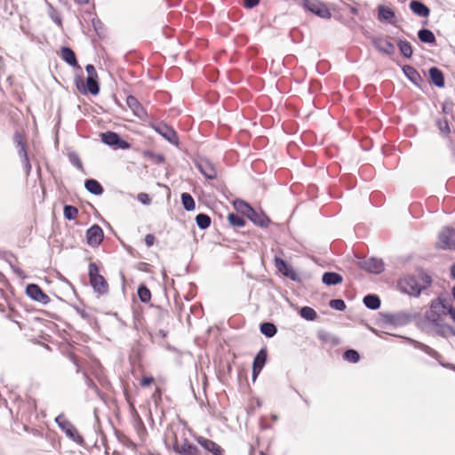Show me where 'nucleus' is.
<instances>
[{"instance_id": "f257e3e1", "label": "nucleus", "mask_w": 455, "mask_h": 455, "mask_svg": "<svg viewBox=\"0 0 455 455\" xmlns=\"http://www.w3.org/2000/svg\"><path fill=\"white\" fill-rule=\"evenodd\" d=\"M446 304L447 300L445 299L437 298L433 299L429 308L425 313L424 318L428 326L437 333L443 336H455V330L443 321V316L446 315Z\"/></svg>"}, {"instance_id": "f03ea898", "label": "nucleus", "mask_w": 455, "mask_h": 455, "mask_svg": "<svg viewBox=\"0 0 455 455\" xmlns=\"http://www.w3.org/2000/svg\"><path fill=\"white\" fill-rule=\"evenodd\" d=\"M430 283V276L425 273H419L417 275H408L402 278L399 282V288L403 293L418 297Z\"/></svg>"}, {"instance_id": "7ed1b4c3", "label": "nucleus", "mask_w": 455, "mask_h": 455, "mask_svg": "<svg viewBox=\"0 0 455 455\" xmlns=\"http://www.w3.org/2000/svg\"><path fill=\"white\" fill-rule=\"evenodd\" d=\"M300 4L307 11L322 19H330L331 13L326 4L320 0H299Z\"/></svg>"}, {"instance_id": "20e7f679", "label": "nucleus", "mask_w": 455, "mask_h": 455, "mask_svg": "<svg viewBox=\"0 0 455 455\" xmlns=\"http://www.w3.org/2000/svg\"><path fill=\"white\" fill-rule=\"evenodd\" d=\"M99 269L96 264L91 263L89 265L90 282L95 291L103 294L108 290V284L103 276L99 275Z\"/></svg>"}, {"instance_id": "39448f33", "label": "nucleus", "mask_w": 455, "mask_h": 455, "mask_svg": "<svg viewBox=\"0 0 455 455\" xmlns=\"http://www.w3.org/2000/svg\"><path fill=\"white\" fill-rule=\"evenodd\" d=\"M172 450L178 455H199L200 450L196 445L184 438L183 443L180 445L178 438L174 435V442L172 444Z\"/></svg>"}, {"instance_id": "423d86ee", "label": "nucleus", "mask_w": 455, "mask_h": 455, "mask_svg": "<svg viewBox=\"0 0 455 455\" xmlns=\"http://www.w3.org/2000/svg\"><path fill=\"white\" fill-rule=\"evenodd\" d=\"M55 421L61 430L65 432L68 437L77 443H81L83 442V438L79 435L76 428L63 415H59L55 419Z\"/></svg>"}, {"instance_id": "0eeeda50", "label": "nucleus", "mask_w": 455, "mask_h": 455, "mask_svg": "<svg viewBox=\"0 0 455 455\" xmlns=\"http://www.w3.org/2000/svg\"><path fill=\"white\" fill-rule=\"evenodd\" d=\"M436 245L440 249H455V229L444 228L438 235Z\"/></svg>"}, {"instance_id": "6e6552de", "label": "nucleus", "mask_w": 455, "mask_h": 455, "mask_svg": "<svg viewBox=\"0 0 455 455\" xmlns=\"http://www.w3.org/2000/svg\"><path fill=\"white\" fill-rule=\"evenodd\" d=\"M76 85L78 91L83 94L92 93L96 95L100 91L97 77H87L86 83L84 82L83 78L76 77Z\"/></svg>"}, {"instance_id": "1a4fd4ad", "label": "nucleus", "mask_w": 455, "mask_h": 455, "mask_svg": "<svg viewBox=\"0 0 455 455\" xmlns=\"http://www.w3.org/2000/svg\"><path fill=\"white\" fill-rule=\"evenodd\" d=\"M195 440L205 451L212 455H224V449L214 441L201 435L196 436Z\"/></svg>"}, {"instance_id": "9d476101", "label": "nucleus", "mask_w": 455, "mask_h": 455, "mask_svg": "<svg viewBox=\"0 0 455 455\" xmlns=\"http://www.w3.org/2000/svg\"><path fill=\"white\" fill-rule=\"evenodd\" d=\"M412 319V315L407 312H398L393 315H389L386 317L385 326L387 328L389 325L392 326H403L409 323Z\"/></svg>"}, {"instance_id": "9b49d317", "label": "nucleus", "mask_w": 455, "mask_h": 455, "mask_svg": "<svg viewBox=\"0 0 455 455\" xmlns=\"http://www.w3.org/2000/svg\"><path fill=\"white\" fill-rule=\"evenodd\" d=\"M27 295L32 299L47 304L50 301L49 297L36 284H28L26 288Z\"/></svg>"}, {"instance_id": "f8f14e48", "label": "nucleus", "mask_w": 455, "mask_h": 455, "mask_svg": "<svg viewBox=\"0 0 455 455\" xmlns=\"http://www.w3.org/2000/svg\"><path fill=\"white\" fill-rule=\"evenodd\" d=\"M103 236V231L98 225L91 227L86 232L87 243L93 247L101 243Z\"/></svg>"}, {"instance_id": "ddd939ff", "label": "nucleus", "mask_w": 455, "mask_h": 455, "mask_svg": "<svg viewBox=\"0 0 455 455\" xmlns=\"http://www.w3.org/2000/svg\"><path fill=\"white\" fill-rule=\"evenodd\" d=\"M372 43L376 49L384 54L391 55L395 52V45L387 38L377 37Z\"/></svg>"}, {"instance_id": "4468645a", "label": "nucleus", "mask_w": 455, "mask_h": 455, "mask_svg": "<svg viewBox=\"0 0 455 455\" xmlns=\"http://www.w3.org/2000/svg\"><path fill=\"white\" fill-rule=\"evenodd\" d=\"M126 104L129 107V108L132 111L135 116L142 120L145 119V117L147 116L146 111L133 96L127 97Z\"/></svg>"}, {"instance_id": "2eb2a0df", "label": "nucleus", "mask_w": 455, "mask_h": 455, "mask_svg": "<svg viewBox=\"0 0 455 455\" xmlns=\"http://www.w3.org/2000/svg\"><path fill=\"white\" fill-rule=\"evenodd\" d=\"M197 167L199 171L204 175L207 179L212 180L217 176L216 170L212 163L207 160H201L197 164Z\"/></svg>"}, {"instance_id": "dca6fc26", "label": "nucleus", "mask_w": 455, "mask_h": 455, "mask_svg": "<svg viewBox=\"0 0 455 455\" xmlns=\"http://www.w3.org/2000/svg\"><path fill=\"white\" fill-rule=\"evenodd\" d=\"M156 132L166 139L169 142L178 145V136L174 130L167 125H159L156 128Z\"/></svg>"}, {"instance_id": "f3484780", "label": "nucleus", "mask_w": 455, "mask_h": 455, "mask_svg": "<svg viewBox=\"0 0 455 455\" xmlns=\"http://www.w3.org/2000/svg\"><path fill=\"white\" fill-rule=\"evenodd\" d=\"M275 267L283 275H285L292 280H296V278H297L296 272L284 260L276 258L275 259Z\"/></svg>"}, {"instance_id": "a211bd4d", "label": "nucleus", "mask_w": 455, "mask_h": 455, "mask_svg": "<svg viewBox=\"0 0 455 455\" xmlns=\"http://www.w3.org/2000/svg\"><path fill=\"white\" fill-rule=\"evenodd\" d=\"M363 267L371 273H380L383 270V263L378 259H369L363 262Z\"/></svg>"}, {"instance_id": "6ab92c4d", "label": "nucleus", "mask_w": 455, "mask_h": 455, "mask_svg": "<svg viewBox=\"0 0 455 455\" xmlns=\"http://www.w3.org/2000/svg\"><path fill=\"white\" fill-rule=\"evenodd\" d=\"M410 8L419 17H427L430 13L429 8L419 1H411L410 3Z\"/></svg>"}, {"instance_id": "aec40b11", "label": "nucleus", "mask_w": 455, "mask_h": 455, "mask_svg": "<svg viewBox=\"0 0 455 455\" xmlns=\"http://www.w3.org/2000/svg\"><path fill=\"white\" fill-rule=\"evenodd\" d=\"M248 218L260 227H266L269 223L268 218L263 212H257L254 209H252V212H250Z\"/></svg>"}, {"instance_id": "412c9836", "label": "nucleus", "mask_w": 455, "mask_h": 455, "mask_svg": "<svg viewBox=\"0 0 455 455\" xmlns=\"http://www.w3.org/2000/svg\"><path fill=\"white\" fill-rule=\"evenodd\" d=\"M322 281L326 285H336L342 282V276L334 272L324 273Z\"/></svg>"}, {"instance_id": "4be33fe9", "label": "nucleus", "mask_w": 455, "mask_h": 455, "mask_svg": "<svg viewBox=\"0 0 455 455\" xmlns=\"http://www.w3.org/2000/svg\"><path fill=\"white\" fill-rule=\"evenodd\" d=\"M429 76L431 81L437 87H443L444 85V78L443 73L436 68H431L429 69Z\"/></svg>"}, {"instance_id": "5701e85b", "label": "nucleus", "mask_w": 455, "mask_h": 455, "mask_svg": "<svg viewBox=\"0 0 455 455\" xmlns=\"http://www.w3.org/2000/svg\"><path fill=\"white\" fill-rule=\"evenodd\" d=\"M61 57L69 65L74 66V67L77 65L75 52L70 48L62 47Z\"/></svg>"}, {"instance_id": "b1692460", "label": "nucleus", "mask_w": 455, "mask_h": 455, "mask_svg": "<svg viewBox=\"0 0 455 455\" xmlns=\"http://www.w3.org/2000/svg\"><path fill=\"white\" fill-rule=\"evenodd\" d=\"M404 75L415 84H418L419 82L421 80V77L418 71L411 67V66H404L403 68Z\"/></svg>"}, {"instance_id": "393cba45", "label": "nucleus", "mask_w": 455, "mask_h": 455, "mask_svg": "<svg viewBox=\"0 0 455 455\" xmlns=\"http://www.w3.org/2000/svg\"><path fill=\"white\" fill-rule=\"evenodd\" d=\"M85 188L94 195H100L102 193L100 184L95 180H87L85 181Z\"/></svg>"}, {"instance_id": "a878e982", "label": "nucleus", "mask_w": 455, "mask_h": 455, "mask_svg": "<svg viewBox=\"0 0 455 455\" xmlns=\"http://www.w3.org/2000/svg\"><path fill=\"white\" fill-rule=\"evenodd\" d=\"M418 36L423 43L434 44L435 42V35L428 29H420L418 33Z\"/></svg>"}, {"instance_id": "bb28decb", "label": "nucleus", "mask_w": 455, "mask_h": 455, "mask_svg": "<svg viewBox=\"0 0 455 455\" xmlns=\"http://www.w3.org/2000/svg\"><path fill=\"white\" fill-rule=\"evenodd\" d=\"M234 207L239 212L243 215L249 216L250 212H252V208L245 202L242 200H235L234 202Z\"/></svg>"}, {"instance_id": "cd10ccee", "label": "nucleus", "mask_w": 455, "mask_h": 455, "mask_svg": "<svg viewBox=\"0 0 455 455\" xmlns=\"http://www.w3.org/2000/svg\"><path fill=\"white\" fill-rule=\"evenodd\" d=\"M363 302L368 308L378 309L380 307V300L376 295H367L363 299Z\"/></svg>"}, {"instance_id": "c85d7f7f", "label": "nucleus", "mask_w": 455, "mask_h": 455, "mask_svg": "<svg viewBox=\"0 0 455 455\" xmlns=\"http://www.w3.org/2000/svg\"><path fill=\"white\" fill-rule=\"evenodd\" d=\"M181 202L187 211H193L196 207L195 200L188 193L181 195Z\"/></svg>"}, {"instance_id": "c756f323", "label": "nucleus", "mask_w": 455, "mask_h": 455, "mask_svg": "<svg viewBox=\"0 0 455 455\" xmlns=\"http://www.w3.org/2000/svg\"><path fill=\"white\" fill-rule=\"evenodd\" d=\"M299 315L301 317L308 321H314L317 317L316 312L309 307H303L300 309Z\"/></svg>"}, {"instance_id": "7c9ffc66", "label": "nucleus", "mask_w": 455, "mask_h": 455, "mask_svg": "<svg viewBox=\"0 0 455 455\" xmlns=\"http://www.w3.org/2000/svg\"><path fill=\"white\" fill-rule=\"evenodd\" d=\"M266 358V352L261 350L254 358L253 370H261L265 365Z\"/></svg>"}, {"instance_id": "2f4dec72", "label": "nucleus", "mask_w": 455, "mask_h": 455, "mask_svg": "<svg viewBox=\"0 0 455 455\" xmlns=\"http://www.w3.org/2000/svg\"><path fill=\"white\" fill-rule=\"evenodd\" d=\"M260 331L267 337L270 338L276 333L277 330L273 323H264L260 325Z\"/></svg>"}, {"instance_id": "473e14b6", "label": "nucleus", "mask_w": 455, "mask_h": 455, "mask_svg": "<svg viewBox=\"0 0 455 455\" xmlns=\"http://www.w3.org/2000/svg\"><path fill=\"white\" fill-rule=\"evenodd\" d=\"M395 16L394 12L384 6H380L379 9V19L380 20H391Z\"/></svg>"}, {"instance_id": "72a5a7b5", "label": "nucleus", "mask_w": 455, "mask_h": 455, "mask_svg": "<svg viewBox=\"0 0 455 455\" xmlns=\"http://www.w3.org/2000/svg\"><path fill=\"white\" fill-rule=\"evenodd\" d=\"M196 221L197 226L202 228L205 229L207 228L211 224V219L208 215L200 213L196 216Z\"/></svg>"}, {"instance_id": "f704fd0d", "label": "nucleus", "mask_w": 455, "mask_h": 455, "mask_svg": "<svg viewBox=\"0 0 455 455\" xmlns=\"http://www.w3.org/2000/svg\"><path fill=\"white\" fill-rule=\"evenodd\" d=\"M398 47L401 52V53L406 57L410 58L412 54V48L410 43L406 41H399L398 42Z\"/></svg>"}, {"instance_id": "c9c22d12", "label": "nucleus", "mask_w": 455, "mask_h": 455, "mask_svg": "<svg viewBox=\"0 0 455 455\" xmlns=\"http://www.w3.org/2000/svg\"><path fill=\"white\" fill-rule=\"evenodd\" d=\"M343 358L347 362L356 363L359 361L360 355L357 351L354 349H348L344 353Z\"/></svg>"}, {"instance_id": "e433bc0d", "label": "nucleus", "mask_w": 455, "mask_h": 455, "mask_svg": "<svg viewBox=\"0 0 455 455\" xmlns=\"http://www.w3.org/2000/svg\"><path fill=\"white\" fill-rule=\"evenodd\" d=\"M78 210L71 205H66L64 207V217L67 220H72L77 217Z\"/></svg>"}, {"instance_id": "4c0bfd02", "label": "nucleus", "mask_w": 455, "mask_h": 455, "mask_svg": "<svg viewBox=\"0 0 455 455\" xmlns=\"http://www.w3.org/2000/svg\"><path fill=\"white\" fill-rule=\"evenodd\" d=\"M228 219L229 223L234 227L240 228V227H243L245 224V221L242 217H240L239 215L234 214V213L228 214Z\"/></svg>"}, {"instance_id": "58836bf2", "label": "nucleus", "mask_w": 455, "mask_h": 455, "mask_svg": "<svg viewBox=\"0 0 455 455\" xmlns=\"http://www.w3.org/2000/svg\"><path fill=\"white\" fill-rule=\"evenodd\" d=\"M138 295L141 301L148 302L151 298L149 290L144 286H141L138 290Z\"/></svg>"}, {"instance_id": "ea45409f", "label": "nucleus", "mask_w": 455, "mask_h": 455, "mask_svg": "<svg viewBox=\"0 0 455 455\" xmlns=\"http://www.w3.org/2000/svg\"><path fill=\"white\" fill-rule=\"evenodd\" d=\"M140 386L143 388L150 387L155 382L152 375H143L140 379Z\"/></svg>"}, {"instance_id": "a19ab883", "label": "nucleus", "mask_w": 455, "mask_h": 455, "mask_svg": "<svg viewBox=\"0 0 455 455\" xmlns=\"http://www.w3.org/2000/svg\"><path fill=\"white\" fill-rule=\"evenodd\" d=\"M151 399L154 401L156 407H158L162 402V389L159 387H156L155 392L151 395Z\"/></svg>"}, {"instance_id": "79ce46f5", "label": "nucleus", "mask_w": 455, "mask_h": 455, "mask_svg": "<svg viewBox=\"0 0 455 455\" xmlns=\"http://www.w3.org/2000/svg\"><path fill=\"white\" fill-rule=\"evenodd\" d=\"M330 307L333 309L342 311L346 308V304L342 299H331L330 301Z\"/></svg>"}, {"instance_id": "37998d69", "label": "nucleus", "mask_w": 455, "mask_h": 455, "mask_svg": "<svg viewBox=\"0 0 455 455\" xmlns=\"http://www.w3.org/2000/svg\"><path fill=\"white\" fill-rule=\"evenodd\" d=\"M436 124L442 133L447 134L450 132L449 124L446 119L437 120Z\"/></svg>"}, {"instance_id": "c03bdc74", "label": "nucleus", "mask_w": 455, "mask_h": 455, "mask_svg": "<svg viewBox=\"0 0 455 455\" xmlns=\"http://www.w3.org/2000/svg\"><path fill=\"white\" fill-rule=\"evenodd\" d=\"M15 140L16 141L19 143V145L20 146V150L22 151L23 153V156H24V158H25V161H26V164H27V167L28 169L30 168V165H29V163H28V156H27V152L25 150V146L22 144L21 142V137L20 134H15Z\"/></svg>"}, {"instance_id": "a18cd8bd", "label": "nucleus", "mask_w": 455, "mask_h": 455, "mask_svg": "<svg viewBox=\"0 0 455 455\" xmlns=\"http://www.w3.org/2000/svg\"><path fill=\"white\" fill-rule=\"evenodd\" d=\"M129 148H130V144L127 141H125L124 140H123L122 138H120L116 133V148L126 149Z\"/></svg>"}, {"instance_id": "49530a36", "label": "nucleus", "mask_w": 455, "mask_h": 455, "mask_svg": "<svg viewBox=\"0 0 455 455\" xmlns=\"http://www.w3.org/2000/svg\"><path fill=\"white\" fill-rule=\"evenodd\" d=\"M102 141L108 145H114V133L113 132H105L100 134Z\"/></svg>"}, {"instance_id": "de8ad7c7", "label": "nucleus", "mask_w": 455, "mask_h": 455, "mask_svg": "<svg viewBox=\"0 0 455 455\" xmlns=\"http://www.w3.org/2000/svg\"><path fill=\"white\" fill-rule=\"evenodd\" d=\"M137 199L145 205H148L151 203V198L147 193H140L137 196Z\"/></svg>"}, {"instance_id": "09e8293b", "label": "nucleus", "mask_w": 455, "mask_h": 455, "mask_svg": "<svg viewBox=\"0 0 455 455\" xmlns=\"http://www.w3.org/2000/svg\"><path fill=\"white\" fill-rule=\"evenodd\" d=\"M446 314H448L452 321L455 323V307L451 304V302L447 300L446 304Z\"/></svg>"}, {"instance_id": "8fccbe9b", "label": "nucleus", "mask_w": 455, "mask_h": 455, "mask_svg": "<svg viewBox=\"0 0 455 455\" xmlns=\"http://www.w3.org/2000/svg\"><path fill=\"white\" fill-rule=\"evenodd\" d=\"M85 70L87 72V75L88 76L87 77H98V75H97V72H96V69L94 68L93 65L92 64H88L86 67H85Z\"/></svg>"}, {"instance_id": "3c124183", "label": "nucleus", "mask_w": 455, "mask_h": 455, "mask_svg": "<svg viewBox=\"0 0 455 455\" xmlns=\"http://www.w3.org/2000/svg\"><path fill=\"white\" fill-rule=\"evenodd\" d=\"M145 243L148 247L152 246L155 243V236L151 234L147 235L145 237Z\"/></svg>"}, {"instance_id": "603ef678", "label": "nucleus", "mask_w": 455, "mask_h": 455, "mask_svg": "<svg viewBox=\"0 0 455 455\" xmlns=\"http://www.w3.org/2000/svg\"><path fill=\"white\" fill-rule=\"evenodd\" d=\"M259 0H244V4L248 8H252L259 4Z\"/></svg>"}, {"instance_id": "864d4df0", "label": "nucleus", "mask_w": 455, "mask_h": 455, "mask_svg": "<svg viewBox=\"0 0 455 455\" xmlns=\"http://www.w3.org/2000/svg\"><path fill=\"white\" fill-rule=\"evenodd\" d=\"M115 435H116V438L119 442H121V443L124 442L125 437L119 431H117L116 429Z\"/></svg>"}, {"instance_id": "5fc2aeb1", "label": "nucleus", "mask_w": 455, "mask_h": 455, "mask_svg": "<svg viewBox=\"0 0 455 455\" xmlns=\"http://www.w3.org/2000/svg\"><path fill=\"white\" fill-rule=\"evenodd\" d=\"M247 372L248 371H237V379L239 380H241L243 378H246L247 377Z\"/></svg>"}, {"instance_id": "6e6d98bb", "label": "nucleus", "mask_w": 455, "mask_h": 455, "mask_svg": "<svg viewBox=\"0 0 455 455\" xmlns=\"http://www.w3.org/2000/svg\"><path fill=\"white\" fill-rule=\"evenodd\" d=\"M261 371H251V381L255 382Z\"/></svg>"}, {"instance_id": "4d7b16f0", "label": "nucleus", "mask_w": 455, "mask_h": 455, "mask_svg": "<svg viewBox=\"0 0 455 455\" xmlns=\"http://www.w3.org/2000/svg\"><path fill=\"white\" fill-rule=\"evenodd\" d=\"M215 372V375L218 379H221V378L225 375L226 371H214Z\"/></svg>"}, {"instance_id": "13d9d810", "label": "nucleus", "mask_w": 455, "mask_h": 455, "mask_svg": "<svg viewBox=\"0 0 455 455\" xmlns=\"http://www.w3.org/2000/svg\"><path fill=\"white\" fill-rule=\"evenodd\" d=\"M451 277L453 279H455V264L452 265V267H451Z\"/></svg>"}, {"instance_id": "bf43d9fd", "label": "nucleus", "mask_w": 455, "mask_h": 455, "mask_svg": "<svg viewBox=\"0 0 455 455\" xmlns=\"http://www.w3.org/2000/svg\"><path fill=\"white\" fill-rule=\"evenodd\" d=\"M75 164L79 168L82 169V163L79 159H76Z\"/></svg>"}, {"instance_id": "052dcab7", "label": "nucleus", "mask_w": 455, "mask_h": 455, "mask_svg": "<svg viewBox=\"0 0 455 455\" xmlns=\"http://www.w3.org/2000/svg\"><path fill=\"white\" fill-rule=\"evenodd\" d=\"M271 419L273 421H276V420H278V416L276 414H272Z\"/></svg>"}, {"instance_id": "680f3d73", "label": "nucleus", "mask_w": 455, "mask_h": 455, "mask_svg": "<svg viewBox=\"0 0 455 455\" xmlns=\"http://www.w3.org/2000/svg\"><path fill=\"white\" fill-rule=\"evenodd\" d=\"M256 404H257V406H258V407H260V406L262 405V402H261V400L258 398V399L256 400Z\"/></svg>"}, {"instance_id": "e2e57ef3", "label": "nucleus", "mask_w": 455, "mask_h": 455, "mask_svg": "<svg viewBox=\"0 0 455 455\" xmlns=\"http://www.w3.org/2000/svg\"><path fill=\"white\" fill-rule=\"evenodd\" d=\"M451 295H452V298L455 301V285L453 286V288L451 289Z\"/></svg>"}, {"instance_id": "0e129e2a", "label": "nucleus", "mask_w": 455, "mask_h": 455, "mask_svg": "<svg viewBox=\"0 0 455 455\" xmlns=\"http://www.w3.org/2000/svg\"><path fill=\"white\" fill-rule=\"evenodd\" d=\"M268 428H270V425L265 424V425L261 426V429H263V430L264 429H268Z\"/></svg>"}, {"instance_id": "69168bd1", "label": "nucleus", "mask_w": 455, "mask_h": 455, "mask_svg": "<svg viewBox=\"0 0 455 455\" xmlns=\"http://www.w3.org/2000/svg\"><path fill=\"white\" fill-rule=\"evenodd\" d=\"M77 3L79 4H85L87 3L89 0H76Z\"/></svg>"}, {"instance_id": "338daca9", "label": "nucleus", "mask_w": 455, "mask_h": 455, "mask_svg": "<svg viewBox=\"0 0 455 455\" xmlns=\"http://www.w3.org/2000/svg\"><path fill=\"white\" fill-rule=\"evenodd\" d=\"M126 446L132 445L134 446L133 443L131 441H127V443H125Z\"/></svg>"}, {"instance_id": "774afa93", "label": "nucleus", "mask_w": 455, "mask_h": 455, "mask_svg": "<svg viewBox=\"0 0 455 455\" xmlns=\"http://www.w3.org/2000/svg\"><path fill=\"white\" fill-rule=\"evenodd\" d=\"M259 455H267L264 451H260Z\"/></svg>"}]
</instances>
